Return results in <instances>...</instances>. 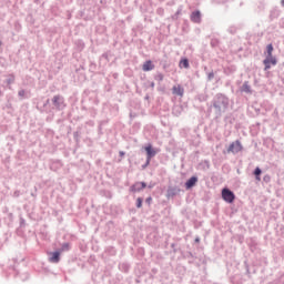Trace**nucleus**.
Masks as SVG:
<instances>
[{"label": "nucleus", "mask_w": 284, "mask_h": 284, "mask_svg": "<svg viewBox=\"0 0 284 284\" xmlns=\"http://www.w3.org/2000/svg\"><path fill=\"white\" fill-rule=\"evenodd\" d=\"M222 199L226 203H234L236 195H234V192H232L230 189H223L222 190Z\"/></svg>", "instance_id": "nucleus-1"}, {"label": "nucleus", "mask_w": 284, "mask_h": 284, "mask_svg": "<svg viewBox=\"0 0 284 284\" xmlns=\"http://www.w3.org/2000/svg\"><path fill=\"white\" fill-rule=\"evenodd\" d=\"M243 150V145L241 144V141H235L230 144L227 152H232L233 154H239Z\"/></svg>", "instance_id": "nucleus-2"}, {"label": "nucleus", "mask_w": 284, "mask_h": 284, "mask_svg": "<svg viewBox=\"0 0 284 284\" xmlns=\"http://www.w3.org/2000/svg\"><path fill=\"white\" fill-rule=\"evenodd\" d=\"M263 63L265 65L264 70H270L272 65H276L277 61L274 55H266V59L263 61Z\"/></svg>", "instance_id": "nucleus-3"}, {"label": "nucleus", "mask_w": 284, "mask_h": 284, "mask_svg": "<svg viewBox=\"0 0 284 284\" xmlns=\"http://www.w3.org/2000/svg\"><path fill=\"white\" fill-rule=\"evenodd\" d=\"M145 152H146V159H148V163H150V161L152 160V156H156V151L154 149H152V144H149L148 146H145Z\"/></svg>", "instance_id": "nucleus-4"}, {"label": "nucleus", "mask_w": 284, "mask_h": 284, "mask_svg": "<svg viewBox=\"0 0 284 284\" xmlns=\"http://www.w3.org/2000/svg\"><path fill=\"white\" fill-rule=\"evenodd\" d=\"M145 187H148V184H145V182H136L132 186V192H141V190H145Z\"/></svg>", "instance_id": "nucleus-5"}, {"label": "nucleus", "mask_w": 284, "mask_h": 284, "mask_svg": "<svg viewBox=\"0 0 284 284\" xmlns=\"http://www.w3.org/2000/svg\"><path fill=\"white\" fill-rule=\"evenodd\" d=\"M172 92L178 97H183V94L185 93V90L183 89V87H181V84H178L172 88Z\"/></svg>", "instance_id": "nucleus-6"}, {"label": "nucleus", "mask_w": 284, "mask_h": 284, "mask_svg": "<svg viewBox=\"0 0 284 284\" xmlns=\"http://www.w3.org/2000/svg\"><path fill=\"white\" fill-rule=\"evenodd\" d=\"M197 182H199V178L192 176V178L185 183L186 190H191V187H194Z\"/></svg>", "instance_id": "nucleus-7"}, {"label": "nucleus", "mask_w": 284, "mask_h": 284, "mask_svg": "<svg viewBox=\"0 0 284 284\" xmlns=\"http://www.w3.org/2000/svg\"><path fill=\"white\" fill-rule=\"evenodd\" d=\"M142 70H143V72H150V71L154 70V65L152 64V62L150 60H148L142 65Z\"/></svg>", "instance_id": "nucleus-8"}, {"label": "nucleus", "mask_w": 284, "mask_h": 284, "mask_svg": "<svg viewBox=\"0 0 284 284\" xmlns=\"http://www.w3.org/2000/svg\"><path fill=\"white\" fill-rule=\"evenodd\" d=\"M51 254H52V256L50 257V263H59V261H61V258H60L61 253L53 252Z\"/></svg>", "instance_id": "nucleus-9"}, {"label": "nucleus", "mask_w": 284, "mask_h": 284, "mask_svg": "<svg viewBox=\"0 0 284 284\" xmlns=\"http://www.w3.org/2000/svg\"><path fill=\"white\" fill-rule=\"evenodd\" d=\"M191 20L194 21V23H200L201 22V12L195 11L191 16Z\"/></svg>", "instance_id": "nucleus-10"}, {"label": "nucleus", "mask_w": 284, "mask_h": 284, "mask_svg": "<svg viewBox=\"0 0 284 284\" xmlns=\"http://www.w3.org/2000/svg\"><path fill=\"white\" fill-rule=\"evenodd\" d=\"M180 68H190V61H187V59H182L180 61Z\"/></svg>", "instance_id": "nucleus-11"}, {"label": "nucleus", "mask_w": 284, "mask_h": 284, "mask_svg": "<svg viewBox=\"0 0 284 284\" xmlns=\"http://www.w3.org/2000/svg\"><path fill=\"white\" fill-rule=\"evenodd\" d=\"M267 57H273L272 53L274 52V47L272 44H268L266 47Z\"/></svg>", "instance_id": "nucleus-12"}, {"label": "nucleus", "mask_w": 284, "mask_h": 284, "mask_svg": "<svg viewBox=\"0 0 284 284\" xmlns=\"http://www.w3.org/2000/svg\"><path fill=\"white\" fill-rule=\"evenodd\" d=\"M261 174H262L261 169L256 168L255 171H254V175L256 176V181H261Z\"/></svg>", "instance_id": "nucleus-13"}, {"label": "nucleus", "mask_w": 284, "mask_h": 284, "mask_svg": "<svg viewBox=\"0 0 284 284\" xmlns=\"http://www.w3.org/2000/svg\"><path fill=\"white\" fill-rule=\"evenodd\" d=\"M60 101H61V97H60V95L53 97V103H54V105H59Z\"/></svg>", "instance_id": "nucleus-14"}, {"label": "nucleus", "mask_w": 284, "mask_h": 284, "mask_svg": "<svg viewBox=\"0 0 284 284\" xmlns=\"http://www.w3.org/2000/svg\"><path fill=\"white\" fill-rule=\"evenodd\" d=\"M136 207H143V199L141 197L136 199Z\"/></svg>", "instance_id": "nucleus-15"}, {"label": "nucleus", "mask_w": 284, "mask_h": 284, "mask_svg": "<svg viewBox=\"0 0 284 284\" xmlns=\"http://www.w3.org/2000/svg\"><path fill=\"white\" fill-rule=\"evenodd\" d=\"M244 92H252L251 88L247 85V83L243 84Z\"/></svg>", "instance_id": "nucleus-16"}, {"label": "nucleus", "mask_w": 284, "mask_h": 284, "mask_svg": "<svg viewBox=\"0 0 284 284\" xmlns=\"http://www.w3.org/2000/svg\"><path fill=\"white\" fill-rule=\"evenodd\" d=\"M146 203H149V205H150V203H152V197H148Z\"/></svg>", "instance_id": "nucleus-17"}, {"label": "nucleus", "mask_w": 284, "mask_h": 284, "mask_svg": "<svg viewBox=\"0 0 284 284\" xmlns=\"http://www.w3.org/2000/svg\"><path fill=\"white\" fill-rule=\"evenodd\" d=\"M119 154H120V156H125V152H123V151H120Z\"/></svg>", "instance_id": "nucleus-18"}, {"label": "nucleus", "mask_w": 284, "mask_h": 284, "mask_svg": "<svg viewBox=\"0 0 284 284\" xmlns=\"http://www.w3.org/2000/svg\"><path fill=\"white\" fill-rule=\"evenodd\" d=\"M63 247H64L65 250H68V248H69V245H68V244H64Z\"/></svg>", "instance_id": "nucleus-19"}, {"label": "nucleus", "mask_w": 284, "mask_h": 284, "mask_svg": "<svg viewBox=\"0 0 284 284\" xmlns=\"http://www.w3.org/2000/svg\"><path fill=\"white\" fill-rule=\"evenodd\" d=\"M282 6H283V8H284V0H282Z\"/></svg>", "instance_id": "nucleus-20"}, {"label": "nucleus", "mask_w": 284, "mask_h": 284, "mask_svg": "<svg viewBox=\"0 0 284 284\" xmlns=\"http://www.w3.org/2000/svg\"><path fill=\"white\" fill-rule=\"evenodd\" d=\"M19 94H20V95L23 94V91H20Z\"/></svg>", "instance_id": "nucleus-21"}]
</instances>
